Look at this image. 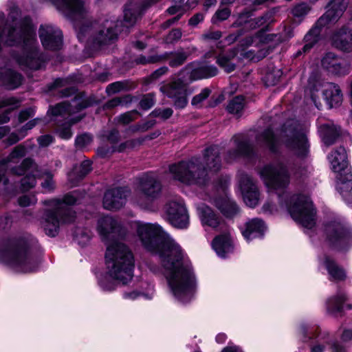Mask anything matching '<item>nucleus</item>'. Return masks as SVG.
I'll use <instances>...</instances> for the list:
<instances>
[{
    "mask_svg": "<svg viewBox=\"0 0 352 352\" xmlns=\"http://www.w3.org/2000/svg\"><path fill=\"white\" fill-rule=\"evenodd\" d=\"M143 247L158 256L160 267L148 263L155 274H163L173 296L188 302L197 289V278L191 263L182 247L157 223L135 221L133 225Z\"/></svg>",
    "mask_w": 352,
    "mask_h": 352,
    "instance_id": "1",
    "label": "nucleus"
},
{
    "mask_svg": "<svg viewBox=\"0 0 352 352\" xmlns=\"http://www.w3.org/2000/svg\"><path fill=\"white\" fill-rule=\"evenodd\" d=\"M221 168L219 148L211 146L204 150L203 159L192 157L169 166V172L175 179L186 184L204 185L210 175Z\"/></svg>",
    "mask_w": 352,
    "mask_h": 352,
    "instance_id": "2",
    "label": "nucleus"
},
{
    "mask_svg": "<svg viewBox=\"0 0 352 352\" xmlns=\"http://www.w3.org/2000/svg\"><path fill=\"white\" fill-rule=\"evenodd\" d=\"M105 274L98 277L102 290L115 289L116 284L126 285L133 276L135 260L130 248L123 243L114 242L107 246L105 253Z\"/></svg>",
    "mask_w": 352,
    "mask_h": 352,
    "instance_id": "3",
    "label": "nucleus"
},
{
    "mask_svg": "<svg viewBox=\"0 0 352 352\" xmlns=\"http://www.w3.org/2000/svg\"><path fill=\"white\" fill-rule=\"evenodd\" d=\"M307 132V126H302L295 120H290L283 125L278 137L271 129H267L258 136L257 140L272 152H276L280 144H283L295 155L305 157L309 153Z\"/></svg>",
    "mask_w": 352,
    "mask_h": 352,
    "instance_id": "4",
    "label": "nucleus"
},
{
    "mask_svg": "<svg viewBox=\"0 0 352 352\" xmlns=\"http://www.w3.org/2000/svg\"><path fill=\"white\" fill-rule=\"evenodd\" d=\"M37 241L30 234L12 238L0 247V261L21 272L35 271L39 263L34 255Z\"/></svg>",
    "mask_w": 352,
    "mask_h": 352,
    "instance_id": "5",
    "label": "nucleus"
},
{
    "mask_svg": "<svg viewBox=\"0 0 352 352\" xmlns=\"http://www.w3.org/2000/svg\"><path fill=\"white\" fill-rule=\"evenodd\" d=\"M78 203V193L73 192L66 195L63 200L51 199L45 201L49 206L45 212L41 221L45 234L50 236H55L58 232L60 223H69L73 221L74 213L69 206Z\"/></svg>",
    "mask_w": 352,
    "mask_h": 352,
    "instance_id": "6",
    "label": "nucleus"
},
{
    "mask_svg": "<svg viewBox=\"0 0 352 352\" xmlns=\"http://www.w3.org/2000/svg\"><path fill=\"white\" fill-rule=\"evenodd\" d=\"M282 208L286 209L292 219L307 229L316 224V211L309 198L300 195H289L283 193L278 195Z\"/></svg>",
    "mask_w": 352,
    "mask_h": 352,
    "instance_id": "7",
    "label": "nucleus"
},
{
    "mask_svg": "<svg viewBox=\"0 0 352 352\" xmlns=\"http://www.w3.org/2000/svg\"><path fill=\"white\" fill-rule=\"evenodd\" d=\"M298 331L302 342L313 340L310 347L311 352H324L327 346L331 352H346L345 346L333 340L327 331H322L316 327L305 324H300Z\"/></svg>",
    "mask_w": 352,
    "mask_h": 352,
    "instance_id": "8",
    "label": "nucleus"
},
{
    "mask_svg": "<svg viewBox=\"0 0 352 352\" xmlns=\"http://www.w3.org/2000/svg\"><path fill=\"white\" fill-rule=\"evenodd\" d=\"M162 192V184L153 175H146L140 179L133 202L141 208L150 210Z\"/></svg>",
    "mask_w": 352,
    "mask_h": 352,
    "instance_id": "9",
    "label": "nucleus"
},
{
    "mask_svg": "<svg viewBox=\"0 0 352 352\" xmlns=\"http://www.w3.org/2000/svg\"><path fill=\"white\" fill-rule=\"evenodd\" d=\"M346 3L342 2L339 5L333 6L328 9L324 15H322L317 21L314 28L305 36V45L302 47V52L305 53L309 51L315 43L318 41L320 28L322 26L336 22L342 15L346 10Z\"/></svg>",
    "mask_w": 352,
    "mask_h": 352,
    "instance_id": "10",
    "label": "nucleus"
},
{
    "mask_svg": "<svg viewBox=\"0 0 352 352\" xmlns=\"http://www.w3.org/2000/svg\"><path fill=\"white\" fill-rule=\"evenodd\" d=\"M325 233L330 244L340 251H346L352 246V229L340 220L327 223Z\"/></svg>",
    "mask_w": 352,
    "mask_h": 352,
    "instance_id": "11",
    "label": "nucleus"
},
{
    "mask_svg": "<svg viewBox=\"0 0 352 352\" xmlns=\"http://www.w3.org/2000/svg\"><path fill=\"white\" fill-rule=\"evenodd\" d=\"M261 178L269 189H284L289 183V175L282 164H268L259 172Z\"/></svg>",
    "mask_w": 352,
    "mask_h": 352,
    "instance_id": "12",
    "label": "nucleus"
},
{
    "mask_svg": "<svg viewBox=\"0 0 352 352\" xmlns=\"http://www.w3.org/2000/svg\"><path fill=\"white\" fill-rule=\"evenodd\" d=\"M26 153V148L22 145L14 148L10 155L6 158L0 161V193L3 195L6 200L15 195L13 189L8 184V179L6 177V169L12 168L19 170V168L13 167L12 164L17 163Z\"/></svg>",
    "mask_w": 352,
    "mask_h": 352,
    "instance_id": "13",
    "label": "nucleus"
},
{
    "mask_svg": "<svg viewBox=\"0 0 352 352\" xmlns=\"http://www.w3.org/2000/svg\"><path fill=\"white\" fill-rule=\"evenodd\" d=\"M165 211L172 226L179 229L188 227L189 215L183 200L175 198L168 201L165 206Z\"/></svg>",
    "mask_w": 352,
    "mask_h": 352,
    "instance_id": "14",
    "label": "nucleus"
},
{
    "mask_svg": "<svg viewBox=\"0 0 352 352\" xmlns=\"http://www.w3.org/2000/svg\"><path fill=\"white\" fill-rule=\"evenodd\" d=\"M228 186L227 180L221 182L217 188V195L211 198V201L226 217H233L239 212V208L236 203L230 199L226 194Z\"/></svg>",
    "mask_w": 352,
    "mask_h": 352,
    "instance_id": "15",
    "label": "nucleus"
},
{
    "mask_svg": "<svg viewBox=\"0 0 352 352\" xmlns=\"http://www.w3.org/2000/svg\"><path fill=\"white\" fill-rule=\"evenodd\" d=\"M239 188L244 203L250 208L258 204L260 192L256 182L248 174L242 173L239 177Z\"/></svg>",
    "mask_w": 352,
    "mask_h": 352,
    "instance_id": "16",
    "label": "nucleus"
},
{
    "mask_svg": "<svg viewBox=\"0 0 352 352\" xmlns=\"http://www.w3.org/2000/svg\"><path fill=\"white\" fill-rule=\"evenodd\" d=\"M39 37L43 46L49 50H58L63 45V34L60 29L52 25H41Z\"/></svg>",
    "mask_w": 352,
    "mask_h": 352,
    "instance_id": "17",
    "label": "nucleus"
},
{
    "mask_svg": "<svg viewBox=\"0 0 352 352\" xmlns=\"http://www.w3.org/2000/svg\"><path fill=\"white\" fill-rule=\"evenodd\" d=\"M27 173L25 177L21 179V188L23 190H28L36 185V179L41 175V170L34 162L30 159H25L19 170L12 168V174L22 175Z\"/></svg>",
    "mask_w": 352,
    "mask_h": 352,
    "instance_id": "18",
    "label": "nucleus"
},
{
    "mask_svg": "<svg viewBox=\"0 0 352 352\" xmlns=\"http://www.w3.org/2000/svg\"><path fill=\"white\" fill-rule=\"evenodd\" d=\"M160 91L168 98H172L175 106L177 108L183 109L188 104L186 86L181 80L163 85L160 87Z\"/></svg>",
    "mask_w": 352,
    "mask_h": 352,
    "instance_id": "19",
    "label": "nucleus"
},
{
    "mask_svg": "<svg viewBox=\"0 0 352 352\" xmlns=\"http://www.w3.org/2000/svg\"><path fill=\"white\" fill-rule=\"evenodd\" d=\"M129 195L130 190L127 187L109 189L104 195L103 207L109 210L120 209L125 205Z\"/></svg>",
    "mask_w": 352,
    "mask_h": 352,
    "instance_id": "20",
    "label": "nucleus"
},
{
    "mask_svg": "<svg viewBox=\"0 0 352 352\" xmlns=\"http://www.w3.org/2000/svg\"><path fill=\"white\" fill-rule=\"evenodd\" d=\"M232 140L234 142V149L229 151L226 160L231 162L241 157H250L253 153V148L248 138L243 134L233 136Z\"/></svg>",
    "mask_w": 352,
    "mask_h": 352,
    "instance_id": "21",
    "label": "nucleus"
},
{
    "mask_svg": "<svg viewBox=\"0 0 352 352\" xmlns=\"http://www.w3.org/2000/svg\"><path fill=\"white\" fill-rule=\"evenodd\" d=\"M184 70L189 74L191 80L212 78L218 74V69L214 65H208L205 61L188 64Z\"/></svg>",
    "mask_w": 352,
    "mask_h": 352,
    "instance_id": "22",
    "label": "nucleus"
},
{
    "mask_svg": "<svg viewBox=\"0 0 352 352\" xmlns=\"http://www.w3.org/2000/svg\"><path fill=\"white\" fill-rule=\"evenodd\" d=\"M322 65L324 69L336 76L346 75L351 70L350 65L345 60L332 52L325 54L322 60Z\"/></svg>",
    "mask_w": 352,
    "mask_h": 352,
    "instance_id": "23",
    "label": "nucleus"
},
{
    "mask_svg": "<svg viewBox=\"0 0 352 352\" xmlns=\"http://www.w3.org/2000/svg\"><path fill=\"white\" fill-rule=\"evenodd\" d=\"M96 230L102 240L108 241L118 233L120 225L113 217L102 216L98 219Z\"/></svg>",
    "mask_w": 352,
    "mask_h": 352,
    "instance_id": "24",
    "label": "nucleus"
},
{
    "mask_svg": "<svg viewBox=\"0 0 352 352\" xmlns=\"http://www.w3.org/2000/svg\"><path fill=\"white\" fill-rule=\"evenodd\" d=\"M272 16V14L268 12L262 16L252 18L251 13L246 12L239 14L236 21L233 23V26L242 27L243 30L248 31L262 26L265 23H270Z\"/></svg>",
    "mask_w": 352,
    "mask_h": 352,
    "instance_id": "25",
    "label": "nucleus"
},
{
    "mask_svg": "<svg viewBox=\"0 0 352 352\" xmlns=\"http://www.w3.org/2000/svg\"><path fill=\"white\" fill-rule=\"evenodd\" d=\"M241 230L244 238L247 241H250L262 237L266 230V226L262 219L253 218L249 219Z\"/></svg>",
    "mask_w": 352,
    "mask_h": 352,
    "instance_id": "26",
    "label": "nucleus"
},
{
    "mask_svg": "<svg viewBox=\"0 0 352 352\" xmlns=\"http://www.w3.org/2000/svg\"><path fill=\"white\" fill-rule=\"evenodd\" d=\"M317 124L324 143L327 146L334 144L340 135V129L332 121L327 120L324 122L323 118H318Z\"/></svg>",
    "mask_w": 352,
    "mask_h": 352,
    "instance_id": "27",
    "label": "nucleus"
},
{
    "mask_svg": "<svg viewBox=\"0 0 352 352\" xmlns=\"http://www.w3.org/2000/svg\"><path fill=\"white\" fill-rule=\"evenodd\" d=\"M328 159L331 169L338 175L346 172V170H351V167L348 164L346 152L344 147L340 146L331 152L328 156Z\"/></svg>",
    "mask_w": 352,
    "mask_h": 352,
    "instance_id": "28",
    "label": "nucleus"
},
{
    "mask_svg": "<svg viewBox=\"0 0 352 352\" xmlns=\"http://www.w3.org/2000/svg\"><path fill=\"white\" fill-rule=\"evenodd\" d=\"M337 190L347 204L352 203V174L351 170L341 173L336 176Z\"/></svg>",
    "mask_w": 352,
    "mask_h": 352,
    "instance_id": "29",
    "label": "nucleus"
},
{
    "mask_svg": "<svg viewBox=\"0 0 352 352\" xmlns=\"http://www.w3.org/2000/svg\"><path fill=\"white\" fill-rule=\"evenodd\" d=\"M212 247L217 256L221 258L227 257L234 250L232 241L228 234L216 236L212 242Z\"/></svg>",
    "mask_w": 352,
    "mask_h": 352,
    "instance_id": "30",
    "label": "nucleus"
},
{
    "mask_svg": "<svg viewBox=\"0 0 352 352\" xmlns=\"http://www.w3.org/2000/svg\"><path fill=\"white\" fill-rule=\"evenodd\" d=\"M332 45L342 51L352 50V30L346 28L335 32L331 36Z\"/></svg>",
    "mask_w": 352,
    "mask_h": 352,
    "instance_id": "31",
    "label": "nucleus"
},
{
    "mask_svg": "<svg viewBox=\"0 0 352 352\" xmlns=\"http://www.w3.org/2000/svg\"><path fill=\"white\" fill-rule=\"evenodd\" d=\"M20 106V101L14 98H7L0 101V108L7 107L5 112L0 115V124L6 123L10 120L9 114L14 109ZM10 131L8 126H0V139Z\"/></svg>",
    "mask_w": 352,
    "mask_h": 352,
    "instance_id": "32",
    "label": "nucleus"
},
{
    "mask_svg": "<svg viewBox=\"0 0 352 352\" xmlns=\"http://www.w3.org/2000/svg\"><path fill=\"white\" fill-rule=\"evenodd\" d=\"M197 212L204 226L214 229L220 225V217L210 207L201 204L197 207Z\"/></svg>",
    "mask_w": 352,
    "mask_h": 352,
    "instance_id": "33",
    "label": "nucleus"
},
{
    "mask_svg": "<svg viewBox=\"0 0 352 352\" xmlns=\"http://www.w3.org/2000/svg\"><path fill=\"white\" fill-rule=\"evenodd\" d=\"M322 95L331 108L339 106L342 102V94L339 86L327 83L322 89Z\"/></svg>",
    "mask_w": 352,
    "mask_h": 352,
    "instance_id": "34",
    "label": "nucleus"
},
{
    "mask_svg": "<svg viewBox=\"0 0 352 352\" xmlns=\"http://www.w3.org/2000/svg\"><path fill=\"white\" fill-rule=\"evenodd\" d=\"M320 263L328 271L331 280L340 281L345 279L346 274L344 270L340 267L329 256L324 255L320 259Z\"/></svg>",
    "mask_w": 352,
    "mask_h": 352,
    "instance_id": "35",
    "label": "nucleus"
},
{
    "mask_svg": "<svg viewBox=\"0 0 352 352\" xmlns=\"http://www.w3.org/2000/svg\"><path fill=\"white\" fill-rule=\"evenodd\" d=\"M21 82V75L12 70H6L0 76V85L9 89L17 88Z\"/></svg>",
    "mask_w": 352,
    "mask_h": 352,
    "instance_id": "36",
    "label": "nucleus"
},
{
    "mask_svg": "<svg viewBox=\"0 0 352 352\" xmlns=\"http://www.w3.org/2000/svg\"><path fill=\"white\" fill-rule=\"evenodd\" d=\"M89 104H82L80 102L76 100L72 101V104H69L67 102L58 104L51 109V113L54 116H65L66 114L70 115L72 113V107H77L78 110H80L87 107Z\"/></svg>",
    "mask_w": 352,
    "mask_h": 352,
    "instance_id": "37",
    "label": "nucleus"
},
{
    "mask_svg": "<svg viewBox=\"0 0 352 352\" xmlns=\"http://www.w3.org/2000/svg\"><path fill=\"white\" fill-rule=\"evenodd\" d=\"M346 300V296L344 294H338L337 296L329 298L327 301V311L333 315L337 316L341 313L343 309V303Z\"/></svg>",
    "mask_w": 352,
    "mask_h": 352,
    "instance_id": "38",
    "label": "nucleus"
},
{
    "mask_svg": "<svg viewBox=\"0 0 352 352\" xmlns=\"http://www.w3.org/2000/svg\"><path fill=\"white\" fill-rule=\"evenodd\" d=\"M162 57V61L168 60L169 65L172 67H177L182 65L187 59L188 54L183 50H178L175 52L165 53L164 54L160 55Z\"/></svg>",
    "mask_w": 352,
    "mask_h": 352,
    "instance_id": "39",
    "label": "nucleus"
},
{
    "mask_svg": "<svg viewBox=\"0 0 352 352\" xmlns=\"http://www.w3.org/2000/svg\"><path fill=\"white\" fill-rule=\"evenodd\" d=\"M245 107V98L242 96H238L230 100L227 106V110L230 113L241 116Z\"/></svg>",
    "mask_w": 352,
    "mask_h": 352,
    "instance_id": "40",
    "label": "nucleus"
},
{
    "mask_svg": "<svg viewBox=\"0 0 352 352\" xmlns=\"http://www.w3.org/2000/svg\"><path fill=\"white\" fill-rule=\"evenodd\" d=\"M236 56L234 51L230 54H220L217 57V63L226 72L230 73L235 69V65L231 62V58Z\"/></svg>",
    "mask_w": 352,
    "mask_h": 352,
    "instance_id": "41",
    "label": "nucleus"
},
{
    "mask_svg": "<svg viewBox=\"0 0 352 352\" xmlns=\"http://www.w3.org/2000/svg\"><path fill=\"white\" fill-rule=\"evenodd\" d=\"M91 237V231L87 228H78L74 233V239L80 245H86Z\"/></svg>",
    "mask_w": 352,
    "mask_h": 352,
    "instance_id": "42",
    "label": "nucleus"
},
{
    "mask_svg": "<svg viewBox=\"0 0 352 352\" xmlns=\"http://www.w3.org/2000/svg\"><path fill=\"white\" fill-rule=\"evenodd\" d=\"M91 170V162L89 160H85L81 163L79 167L74 168V170L69 174V177L72 179L73 176L77 175L79 179H82L87 175Z\"/></svg>",
    "mask_w": 352,
    "mask_h": 352,
    "instance_id": "43",
    "label": "nucleus"
},
{
    "mask_svg": "<svg viewBox=\"0 0 352 352\" xmlns=\"http://www.w3.org/2000/svg\"><path fill=\"white\" fill-rule=\"evenodd\" d=\"M142 143V141L140 140H129V141H127L123 144H121L118 149H115L114 148L111 149V151H110L111 153L112 152H114L115 151H118L119 152H121V151H123L124 149L126 148H133L135 147V146L137 145H139ZM100 153L101 155L102 156H105L107 155L108 153H109V151H103V148H101L99 149L98 151Z\"/></svg>",
    "mask_w": 352,
    "mask_h": 352,
    "instance_id": "44",
    "label": "nucleus"
},
{
    "mask_svg": "<svg viewBox=\"0 0 352 352\" xmlns=\"http://www.w3.org/2000/svg\"><path fill=\"white\" fill-rule=\"evenodd\" d=\"M154 294V287L153 285H150L148 286V291L146 293H138L136 292H125L124 294V298L126 299L134 300L140 296H143L146 299H151L153 296Z\"/></svg>",
    "mask_w": 352,
    "mask_h": 352,
    "instance_id": "45",
    "label": "nucleus"
},
{
    "mask_svg": "<svg viewBox=\"0 0 352 352\" xmlns=\"http://www.w3.org/2000/svg\"><path fill=\"white\" fill-rule=\"evenodd\" d=\"M294 36V30L292 27H284L283 32L280 35L276 34H270L267 36L269 37V39L273 40L274 39V37H277V41L279 42H283L285 41H287L291 38H292Z\"/></svg>",
    "mask_w": 352,
    "mask_h": 352,
    "instance_id": "46",
    "label": "nucleus"
},
{
    "mask_svg": "<svg viewBox=\"0 0 352 352\" xmlns=\"http://www.w3.org/2000/svg\"><path fill=\"white\" fill-rule=\"evenodd\" d=\"M39 177H44L45 180L41 183V186L45 192H51L54 188V183L52 180V175L49 173H43L41 170Z\"/></svg>",
    "mask_w": 352,
    "mask_h": 352,
    "instance_id": "47",
    "label": "nucleus"
},
{
    "mask_svg": "<svg viewBox=\"0 0 352 352\" xmlns=\"http://www.w3.org/2000/svg\"><path fill=\"white\" fill-rule=\"evenodd\" d=\"M138 114V113L136 111H128L119 116L116 119L119 123L127 124L135 120L137 118Z\"/></svg>",
    "mask_w": 352,
    "mask_h": 352,
    "instance_id": "48",
    "label": "nucleus"
},
{
    "mask_svg": "<svg viewBox=\"0 0 352 352\" xmlns=\"http://www.w3.org/2000/svg\"><path fill=\"white\" fill-rule=\"evenodd\" d=\"M230 10L227 8L219 9L215 12V14L212 16V22L213 23H216L219 21H224L230 16Z\"/></svg>",
    "mask_w": 352,
    "mask_h": 352,
    "instance_id": "49",
    "label": "nucleus"
},
{
    "mask_svg": "<svg viewBox=\"0 0 352 352\" xmlns=\"http://www.w3.org/2000/svg\"><path fill=\"white\" fill-rule=\"evenodd\" d=\"M92 141V137L88 133H84L78 135L76 138V146L78 148H83L89 145Z\"/></svg>",
    "mask_w": 352,
    "mask_h": 352,
    "instance_id": "50",
    "label": "nucleus"
},
{
    "mask_svg": "<svg viewBox=\"0 0 352 352\" xmlns=\"http://www.w3.org/2000/svg\"><path fill=\"white\" fill-rule=\"evenodd\" d=\"M173 110L170 108L156 109L151 113L154 118H161L164 120L169 118L173 115Z\"/></svg>",
    "mask_w": 352,
    "mask_h": 352,
    "instance_id": "51",
    "label": "nucleus"
},
{
    "mask_svg": "<svg viewBox=\"0 0 352 352\" xmlns=\"http://www.w3.org/2000/svg\"><path fill=\"white\" fill-rule=\"evenodd\" d=\"M310 8L306 3L296 5L292 10V14L295 17H302L309 11Z\"/></svg>",
    "mask_w": 352,
    "mask_h": 352,
    "instance_id": "52",
    "label": "nucleus"
},
{
    "mask_svg": "<svg viewBox=\"0 0 352 352\" xmlns=\"http://www.w3.org/2000/svg\"><path fill=\"white\" fill-rule=\"evenodd\" d=\"M211 91L210 89L208 88H204V89L201 90V91L195 96L192 100V104L193 106H198L199 105L202 101H204V100H206L210 95Z\"/></svg>",
    "mask_w": 352,
    "mask_h": 352,
    "instance_id": "53",
    "label": "nucleus"
},
{
    "mask_svg": "<svg viewBox=\"0 0 352 352\" xmlns=\"http://www.w3.org/2000/svg\"><path fill=\"white\" fill-rule=\"evenodd\" d=\"M155 104L154 95L149 94L144 96L140 100V105L142 109L148 110L151 109Z\"/></svg>",
    "mask_w": 352,
    "mask_h": 352,
    "instance_id": "54",
    "label": "nucleus"
},
{
    "mask_svg": "<svg viewBox=\"0 0 352 352\" xmlns=\"http://www.w3.org/2000/svg\"><path fill=\"white\" fill-rule=\"evenodd\" d=\"M162 61V57L158 55L155 56H150L148 57H146L144 56H141L137 58L136 63L138 64H148V63H153Z\"/></svg>",
    "mask_w": 352,
    "mask_h": 352,
    "instance_id": "55",
    "label": "nucleus"
},
{
    "mask_svg": "<svg viewBox=\"0 0 352 352\" xmlns=\"http://www.w3.org/2000/svg\"><path fill=\"white\" fill-rule=\"evenodd\" d=\"M80 120V118L78 119H76V120L71 119V120H69V121H71L72 123L69 124V125L68 126L60 128L59 129V132H58L60 138L63 139H65V140L69 139L72 135V131L70 129L71 124L77 122Z\"/></svg>",
    "mask_w": 352,
    "mask_h": 352,
    "instance_id": "56",
    "label": "nucleus"
},
{
    "mask_svg": "<svg viewBox=\"0 0 352 352\" xmlns=\"http://www.w3.org/2000/svg\"><path fill=\"white\" fill-rule=\"evenodd\" d=\"M124 87V84L122 82H115L107 87L106 91L108 94H114L122 90Z\"/></svg>",
    "mask_w": 352,
    "mask_h": 352,
    "instance_id": "57",
    "label": "nucleus"
},
{
    "mask_svg": "<svg viewBox=\"0 0 352 352\" xmlns=\"http://www.w3.org/2000/svg\"><path fill=\"white\" fill-rule=\"evenodd\" d=\"M18 202L21 206L26 207L34 204L36 199L34 195H23L19 198Z\"/></svg>",
    "mask_w": 352,
    "mask_h": 352,
    "instance_id": "58",
    "label": "nucleus"
},
{
    "mask_svg": "<svg viewBox=\"0 0 352 352\" xmlns=\"http://www.w3.org/2000/svg\"><path fill=\"white\" fill-rule=\"evenodd\" d=\"M264 34H265V32L263 30L258 31L254 37H252V36L248 37L246 39L245 45L246 46L251 45L254 44V43H256L257 39L261 42H265V41L267 38H263V36Z\"/></svg>",
    "mask_w": 352,
    "mask_h": 352,
    "instance_id": "59",
    "label": "nucleus"
},
{
    "mask_svg": "<svg viewBox=\"0 0 352 352\" xmlns=\"http://www.w3.org/2000/svg\"><path fill=\"white\" fill-rule=\"evenodd\" d=\"M182 37V32L179 29H174L167 35L166 43H173L179 40Z\"/></svg>",
    "mask_w": 352,
    "mask_h": 352,
    "instance_id": "60",
    "label": "nucleus"
},
{
    "mask_svg": "<svg viewBox=\"0 0 352 352\" xmlns=\"http://www.w3.org/2000/svg\"><path fill=\"white\" fill-rule=\"evenodd\" d=\"M34 109L33 108H28L20 112L19 120L20 122H23L28 120L29 118L34 116Z\"/></svg>",
    "mask_w": 352,
    "mask_h": 352,
    "instance_id": "61",
    "label": "nucleus"
},
{
    "mask_svg": "<svg viewBox=\"0 0 352 352\" xmlns=\"http://www.w3.org/2000/svg\"><path fill=\"white\" fill-rule=\"evenodd\" d=\"M129 102V101H122L120 98H115L112 100H109L104 104V108L106 109H112L118 105L124 104Z\"/></svg>",
    "mask_w": 352,
    "mask_h": 352,
    "instance_id": "62",
    "label": "nucleus"
},
{
    "mask_svg": "<svg viewBox=\"0 0 352 352\" xmlns=\"http://www.w3.org/2000/svg\"><path fill=\"white\" fill-rule=\"evenodd\" d=\"M341 341L347 343L352 340V329H344L340 336Z\"/></svg>",
    "mask_w": 352,
    "mask_h": 352,
    "instance_id": "63",
    "label": "nucleus"
},
{
    "mask_svg": "<svg viewBox=\"0 0 352 352\" xmlns=\"http://www.w3.org/2000/svg\"><path fill=\"white\" fill-rule=\"evenodd\" d=\"M54 140V138L50 135H45L38 138V144L41 146H47Z\"/></svg>",
    "mask_w": 352,
    "mask_h": 352,
    "instance_id": "64",
    "label": "nucleus"
}]
</instances>
